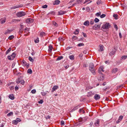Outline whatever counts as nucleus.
Instances as JSON below:
<instances>
[{"mask_svg":"<svg viewBox=\"0 0 127 127\" xmlns=\"http://www.w3.org/2000/svg\"><path fill=\"white\" fill-rule=\"evenodd\" d=\"M16 121L18 123L20 122L21 121V120L18 118H17L16 119Z\"/></svg>","mask_w":127,"mask_h":127,"instance_id":"13d9d810","label":"nucleus"},{"mask_svg":"<svg viewBox=\"0 0 127 127\" xmlns=\"http://www.w3.org/2000/svg\"><path fill=\"white\" fill-rule=\"evenodd\" d=\"M69 57L70 59L72 60H74V57L73 55H70L69 56Z\"/></svg>","mask_w":127,"mask_h":127,"instance_id":"b1692460","label":"nucleus"},{"mask_svg":"<svg viewBox=\"0 0 127 127\" xmlns=\"http://www.w3.org/2000/svg\"><path fill=\"white\" fill-rule=\"evenodd\" d=\"M23 28V26L22 25H20V31H22V28Z\"/></svg>","mask_w":127,"mask_h":127,"instance_id":"e2e57ef3","label":"nucleus"},{"mask_svg":"<svg viewBox=\"0 0 127 127\" xmlns=\"http://www.w3.org/2000/svg\"><path fill=\"white\" fill-rule=\"evenodd\" d=\"M60 2V1L59 0H55L53 3L54 5H58Z\"/></svg>","mask_w":127,"mask_h":127,"instance_id":"ddd939ff","label":"nucleus"},{"mask_svg":"<svg viewBox=\"0 0 127 127\" xmlns=\"http://www.w3.org/2000/svg\"><path fill=\"white\" fill-rule=\"evenodd\" d=\"M63 57L62 56H59L57 59V60H60L63 58Z\"/></svg>","mask_w":127,"mask_h":127,"instance_id":"2f4dec72","label":"nucleus"},{"mask_svg":"<svg viewBox=\"0 0 127 127\" xmlns=\"http://www.w3.org/2000/svg\"><path fill=\"white\" fill-rule=\"evenodd\" d=\"M33 19L31 18H28L26 19V22L27 23L30 24L33 22Z\"/></svg>","mask_w":127,"mask_h":127,"instance_id":"0eeeda50","label":"nucleus"},{"mask_svg":"<svg viewBox=\"0 0 127 127\" xmlns=\"http://www.w3.org/2000/svg\"><path fill=\"white\" fill-rule=\"evenodd\" d=\"M94 21L95 23H97L99 21V20L97 18H95L94 20Z\"/></svg>","mask_w":127,"mask_h":127,"instance_id":"3c124183","label":"nucleus"},{"mask_svg":"<svg viewBox=\"0 0 127 127\" xmlns=\"http://www.w3.org/2000/svg\"><path fill=\"white\" fill-rule=\"evenodd\" d=\"M77 37L75 36H74L72 37V39L74 40L77 39Z\"/></svg>","mask_w":127,"mask_h":127,"instance_id":"603ef678","label":"nucleus"},{"mask_svg":"<svg viewBox=\"0 0 127 127\" xmlns=\"http://www.w3.org/2000/svg\"><path fill=\"white\" fill-rule=\"evenodd\" d=\"M113 17L114 18V19L116 20H117L118 19V15L117 14H114L113 15Z\"/></svg>","mask_w":127,"mask_h":127,"instance_id":"cd10ccee","label":"nucleus"},{"mask_svg":"<svg viewBox=\"0 0 127 127\" xmlns=\"http://www.w3.org/2000/svg\"><path fill=\"white\" fill-rule=\"evenodd\" d=\"M11 50V48L10 47L6 51L5 54L6 55Z\"/></svg>","mask_w":127,"mask_h":127,"instance_id":"c85d7f7f","label":"nucleus"},{"mask_svg":"<svg viewBox=\"0 0 127 127\" xmlns=\"http://www.w3.org/2000/svg\"><path fill=\"white\" fill-rule=\"evenodd\" d=\"M47 7V5L45 4L44 5H43L42 6V8H46Z\"/></svg>","mask_w":127,"mask_h":127,"instance_id":"6e6d98bb","label":"nucleus"},{"mask_svg":"<svg viewBox=\"0 0 127 127\" xmlns=\"http://www.w3.org/2000/svg\"><path fill=\"white\" fill-rule=\"evenodd\" d=\"M100 49L99 50V51H102L103 50V48L104 46L103 45H100Z\"/></svg>","mask_w":127,"mask_h":127,"instance_id":"393cba45","label":"nucleus"},{"mask_svg":"<svg viewBox=\"0 0 127 127\" xmlns=\"http://www.w3.org/2000/svg\"><path fill=\"white\" fill-rule=\"evenodd\" d=\"M14 37V36L13 35H11L8 38V39L11 40Z\"/></svg>","mask_w":127,"mask_h":127,"instance_id":"49530a36","label":"nucleus"},{"mask_svg":"<svg viewBox=\"0 0 127 127\" xmlns=\"http://www.w3.org/2000/svg\"><path fill=\"white\" fill-rule=\"evenodd\" d=\"M123 117L122 116H119V119L116 122V123L117 124L119 123L122 120Z\"/></svg>","mask_w":127,"mask_h":127,"instance_id":"9d476101","label":"nucleus"},{"mask_svg":"<svg viewBox=\"0 0 127 127\" xmlns=\"http://www.w3.org/2000/svg\"><path fill=\"white\" fill-rule=\"evenodd\" d=\"M100 25H97L96 24H95L93 26V28L94 30H96L100 28Z\"/></svg>","mask_w":127,"mask_h":127,"instance_id":"20e7f679","label":"nucleus"},{"mask_svg":"<svg viewBox=\"0 0 127 127\" xmlns=\"http://www.w3.org/2000/svg\"><path fill=\"white\" fill-rule=\"evenodd\" d=\"M27 73L31 74L32 73V71L31 69H29L27 70Z\"/></svg>","mask_w":127,"mask_h":127,"instance_id":"72a5a7b5","label":"nucleus"},{"mask_svg":"<svg viewBox=\"0 0 127 127\" xmlns=\"http://www.w3.org/2000/svg\"><path fill=\"white\" fill-rule=\"evenodd\" d=\"M94 23V22L93 20H92L90 22V24H91V25H93Z\"/></svg>","mask_w":127,"mask_h":127,"instance_id":"69168bd1","label":"nucleus"},{"mask_svg":"<svg viewBox=\"0 0 127 127\" xmlns=\"http://www.w3.org/2000/svg\"><path fill=\"white\" fill-rule=\"evenodd\" d=\"M43 102V101L42 100H41L38 101V103L39 104H42Z\"/></svg>","mask_w":127,"mask_h":127,"instance_id":"338daca9","label":"nucleus"},{"mask_svg":"<svg viewBox=\"0 0 127 127\" xmlns=\"http://www.w3.org/2000/svg\"><path fill=\"white\" fill-rule=\"evenodd\" d=\"M95 93L94 92L90 91L88 93L87 96L88 97L94 95Z\"/></svg>","mask_w":127,"mask_h":127,"instance_id":"423d86ee","label":"nucleus"},{"mask_svg":"<svg viewBox=\"0 0 127 127\" xmlns=\"http://www.w3.org/2000/svg\"><path fill=\"white\" fill-rule=\"evenodd\" d=\"M21 82H21V84L22 85H23L25 83V81L23 80H21Z\"/></svg>","mask_w":127,"mask_h":127,"instance_id":"052dcab7","label":"nucleus"},{"mask_svg":"<svg viewBox=\"0 0 127 127\" xmlns=\"http://www.w3.org/2000/svg\"><path fill=\"white\" fill-rule=\"evenodd\" d=\"M58 86L57 85L54 86L52 88V90L51 91L52 92H53L54 91L57 90L58 88Z\"/></svg>","mask_w":127,"mask_h":127,"instance_id":"1a4fd4ad","label":"nucleus"},{"mask_svg":"<svg viewBox=\"0 0 127 127\" xmlns=\"http://www.w3.org/2000/svg\"><path fill=\"white\" fill-rule=\"evenodd\" d=\"M41 94L42 96H45L47 94L46 92H41Z\"/></svg>","mask_w":127,"mask_h":127,"instance_id":"ea45409f","label":"nucleus"},{"mask_svg":"<svg viewBox=\"0 0 127 127\" xmlns=\"http://www.w3.org/2000/svg\"><path fill=\"white\" fill-rule=\"evenodd\" d=\"M61 125V126H64L65 125L64 124V122L63 121H61L60 122Z\"/></svg>","mask_w":127,"mask_h":127,"instance_id":"37998d69","label":"nucleus"},{"mask_svg":"<svg viewBox=\"0 0 127 127\" xmlns=\"http://www.w3.org/2000/svg\"><path fill=\"white\" fill-rule=\"evenodd\" d=\"M114 28L116 29V30H118V27L117 25L115 24L114 25Z\"/></svg>","mask_w":127,"mask_h":127,"instance_id":"0e129e2a","label":"nucleus"},{"mask_svg":"<svg viewBox=\"0 0 127 127\" xmlns=\"http://www.w3.org/2000/svg\"><path fill=\"white\" fill-rule=\"evenodd\" d=\"M13 113L12 112H11L7 114V116L9 117L10 116H11L12 115H13Z\"/></svg>","mask_w":127,"mask_h":127,"instance_id":"58836bf2","label":"nucleus"},{"mask_svg":"<svg viewBox=\"0 0 127 127\" xmlns=\"http://www.w3.org/2000/svg\"><path fill=\"white\" fill-rule=\"evenodd\" d=\"M8 69L7 67H3L2 68V72L3 73H5L7 71Z\"/></svg>","mask_w":127,"mask_h":127,"instance_id":"9b49d317","label":"nucleus"},{"mask_svg":"<svg viewBox=\"0 0 127 127\" xmlns=\"http://www.w3.org/2000/svg\"><path fill=\"white\" fill-rule=\"evenodd\" d=\"M66 13V12L64 11L61 10L58 12V14L59 15H62L64 14L65 13Z\"/></svg>","mask_w":127,"mask_h":127,"instance_id":"f8f14e48","label":"nucleus"},{"mask_svg":"<svg viewBox=\"0 0 127 127\" xmlns=\"http://www.w3.org/2000/svg\"><path fill=\"white\" fill-rule=\"evenodd\" d=\"M97 4H99L101 3V0H98L97 1Z\"/></svg>","mask_w":127,"mask_h":127,"instance_id":"5fc2aeb1","label":"nucleus"},{"mask_svg":"<svg viewBox=\"0 0 127 127\" xmlns=\"http://www.w3.org/2000/svg\"><path fill=\"white\" fill-rule=\"evenodd\" d=\"M22 64L24 66H25L27 65L26 62L24 60H23L22 61Z\"/></svg>","mask_w":127,"mask_h":127,"instance_id":"4c0bfd02","label":"nucleus"},{"mask_svg":"<svg viewBox=\"0 0 127 127\" xmlns=\"http://www.w3.org/2000/svg\"><path fill=\"white\" fill-rule=\"evenodd\" d=\"M39 38L38 37H37L36 39H35L34 40V42L36 43H38L39 42Z\"/></svg>","mask_w":127,"mask_h":127,"instance_id":"c03bdc74","label":"nucleus"},{"mask_svg":"<svg viewBox=\"0 0 127 127\" xmlns=\"http://www.w3.org/2000/svg\"><path fill=\"white\" fill-rule=\"evenodd\" d=\"M29 59L31 62H33L34 61V60H33L32 58L31 57H29Z\"/></svg>","mask_w":127,"mask_h":127,"instance_id":"09e8293b","label":"nucleus"},{"mask_svg":"<svg viewBox=\"0 0 127 127\" xmlns=\"http://www.w3.org/2000/svg\"><path fill=\"white\" fill-rule=\"evenodd\" d=\"M53 25L56 27H57L58 26V24L55 21L53 22Z\"/></svg>","mask_w":127,"mask_h":127,"instance_id":"a18cd8bd","label":"nucleus"},{"mask_svg":"<svg viewBox=\"0 0 127 127\" xmlns=\"http://www.w3.org/2000/svg\"><path fill=\"white\" fill-rule=\"evenodd\" d=\"M36 92V91L35 89L31 91V92L32 94L35 93Z\"/></svg>","mask_w":127,"mask_h":127,"instance_id":"bf43d9fd","label":"nucleus"},{"mask_svg":"<svg viewBox=\"0 0 127 127\" xmlns=\"http://www.w3.org/2000/svg\"><path fill=\"white\" fill-rule=\"evenodd\" d=\"M12 122L13 123L14 125H16L18 123L17 122L16 120L13 121Z\"/></svg>","mask_w":127,"mask_h":127,"instance_id":"4d7b16f0","label":"nucleus"},{"mask_svg":"<svg viewBox=\"0 0 127 127\" xmlns=\"http://www.w3.org/2000/svg\"><path fill=\"white\" fill-rule=\"evenodd\" d=\"M12 31V30H8L6 31L5 32L4 34H7L8 33H9Z\"/></svg>","mask_w":127,"mask_h":127,"instance_id":"4be33fe9","label":"nucleus"},{"mask_svg":"<svg viewBox=\"0 0 127 127\" xmlns=\"http://www.w3.org/2000/svg\"><path fill=\"white\" fill-rule=\"evenodd\" d=\"M53 49V47L51 45H50L49 47L48 51L49 52H51L52 51Z\"/></svg>","mask_w":127,"mask_h":127,"instance_id":"412c9836","label":"nucleus"},{"mask_svg":"<svg viewBox=\"0 0 127 127\" xmlns=\"http://www.w3.org/2000/svg\"><path fill=\"white\" fill-rule=\"evenodd\" d=\"M103 67H102L101 66L100 67L99 69L98 72V73L99 74H100L101 73V71H104L103 70Z\"/></svg>","mask_w":127,"mask_h":127,"instance_id":"dca6fc26","label":"nucleus"},{"mask_svg":"<svg viewBox=\"0 0 127 127\" xmlns=\"http://www.w3.org/2000/svg\"><path fill=\"white\" fill-rule=\"evenodd\" d=\"M76 2H75L74 3V4H72L71 6H73L75 5L76 4H78L80 3V2H79L78 0H76Z\"/></svg>","mask_w":127,"mask_h":127,"instance_id":"a211bd4d","label":"nucleus"},{"mask_svg":"<svg viewBox=\"0 0 127 127\" xmlns=\"http://www.w3.org/2000/svg\"><path fill=\"white\" fill-rule=\"evenodd\" d=\"M118 71V69L117 68H115L113 69L112 71V72L113 73H115Z\"/></svg>","mask_w":127,"mask_h":127,"instance_id":"aec40b11","label":"nucleus"},{"mask_svg":"<svg viewBox=\"0 0 127 127\" xmlns=\"http://www.w3.org/2000/svg\"><path fill=\"white\" fill-rule=\"evenodd\" d=\"M84 44L83 43H80L79 44H78L77 45V46L78 47H81L82 46H84Z\"/></svg>","mask_w":127,"mask_h":127,"instance_id":"7c9ffc66","label":"nucleus"},{"mask_svg":"<svg viewBox=\"0 0 127 127\" xmlns=\"http://www.w3.org/2000/svg\"><path fill=\"white\" fill-rule=\"evenodd\" d=\"M79 107V106H77L75 107L74 108H73V109L72 110H71V111H74L77 110L78 109Z\"/></svg>","mask_w":127,"mask_h":127,"instance_id":"c9c22d12","label":"nucleus"},{"mask_svg":"<svg viewBox=\"0 0 127 127\" xmlns=\"http://www.w3.org/2000/svg\"><path fill=\"white\" fill-rule=\"evenodd\" d=\"M99 120L97 119L95 123V125L96 126H99Z\"/></svg>","mask_w":127,"mask_h":127,"instance_id":"2eb2a0df","label":"nucleus"},{"mask_svg":"<svg viewBox=\"0 0 127 127\" xmlns=\"http://www.w3.org/2000/svg\"><path fill=\"white\" fill-rule=\"evenodd\" d=\"M9 97L10 99L12 100H13L14 98V96L13 94L9 95Z\"/></svg>","mask_w":127,"mask_h":127,"instance_id":"6ab92c4d","label":"nucleus"},{"mask_svg":"<svg viewBox=\"0 0 127 127\" xmlns=\"http://www.w3.org/2000/svg\"><path fill=\"white\" fill-rule=\"evenodd\" d=\"M89 22L88 21H87L85 22L84 23V25L85 26H87V25H89Z\"/></svg>","mask_w":127,"mask_h":127,"instance_id":"f704fd0d","label":"nucleus"},{"mask_svg":"<svg viewBox=\"0 0 127 127\" xmlns=\"http://www.w3.org/2000/svg\"><path fill=\"white\" fill-rule=\"evenodd\" d=\"M89 70L91 71V72L94 75H95V69H94V68H89Z\"/></svg>","mask_w":127,"mask_h":127,"instance_id":"6e6552de","label":"nucleus"},{"mask_svg":"<svg viewBox=\"0 0 127 127\" xmlns=\"http://www.w3.org/2000/svg\"><path fill=\"white\" fill-rule=\"evenodd\" d=\"M40 35L41 37H43L45 35V34L44 32H42L40 33Z\"/></svg>","mask_w":127,"mask_h":127,"instance_id":"a878e982","label":"nucleus"},{"mask_svg":"<svg viewBox=\"0 0 127 127\" xmlns=\"http://www.w3.org/2000/svg\"><path fill=\"white\" fill-rule=\"evenodd\" d=\"M21 6H20V5H16L14 6L13 7H12L11 8V9H15L17 8H18L19 7H21Z\"/></svg>","mask_w":127,"mask_h":127,"instance_id":"bb28decb","label":"nucleus"},{"mask_svg":"<svg viewBox=\"0 0 127 127\" xmlns=\"http://www.w3.org/2000/svg\"><path fill=\"white\" fill-rule=\"evenodd\" d=\"M127 58V56H123L122 57V59L124 60Z\"/></svg>","mask_w":127,"mask_h":127,"instance_id":"79ce46f5","label":"nucleus"},{"mask_svg":"<svg viewBox=\"0 0 127 127\" xmlns=\"http://www.w3.org/2000/svg\"><path fill=\"white\" fill-rule=\"evenodd\" d=\"M16 55V54H15V53L14 52L12 53V54L11 56H11V57H12V58H13L14 59V58H15Z\"/></svg>","mask_w":127,"mask_h":127,"instance_id":"473e14b6","label":"nucleus"},{"mask_svg":"<svg viewBox=\"0 0 127 127\" xmlns=\"http://www.w3.org/2000/svg\"><path fill=\"white\" fill-rule=\"evenodd\" d=\"M110 26L109 23H107L103 25L101 27V29H108L110 27Z\"/></svg>","mask_w":127,"mask_h":127,"instance_id":"f257e3e1","label":"nucleus"},{"mask_svg":"<svg viewBox=\"0 0 127 127\" xmlns=\"http://www.w3.org/2000/svg\"><path fill=\"white\" fill-rule=\"evenodd\" d=\"M101 14V12H97L95 14V15L97 16H99Z\"/></svg>","mask_w":127,"mask_h":127,"instance_id":"8fccbe9b","label":"nucleus"},{"mask_svg":"<svg viewBox=\"0 0 127 127\" xmlns=\"http://www.w3.org/2000/svg\"><path fill=\"white\" fill-rule=\"evenodd\" d=\"M7 58L9 60H13L14 59L13 58H12V57H11V56H8Z\"/></svg>","mask_w":127,"mask_h":127,"instance_id":"de8ad7c7","label":"nucleus"},{"mask_svg":"<svg viewBox=\"0 0 127 127\" xmlns=\"http://www.w3.org/2000/svg\"><path fill=\"white\" fill-rule=\"evenodd\" d=\"M94 68V65L93 63H91L89 65V68Z\"/></svg>","mask_w":127,"mask_h":127,"instance_id":"5701e85b","label":"nucleus"},{"mask_svg":"<svg viewBox=\"0 0 127 127\" xmlns=\"http://www.w3.org/2000/svg\"><path fill=\"white\" fill-rule=\"evenodd\" d=\"M29 30H30L29 28H25L24 29L25 32L27 33H28V32H28Z\"/></svg>","mask_w":127,"mask_h":127,"instance_id":"e433bc0d","label":"nucleus"},{"mask_svg":"<svg viewBox=\"0 0 127 127\" xmlns=\"http://www.w3.org/2000/svg\"><path fill=\"white\" fill-rule=\"evenodd\" d=\"M5 19H1L0 20V22L1 24L4 23L5 22Z\"/></svg>","mask_w":127,"mask_h":127,"instance_id":"f3484780","label":"nucleus"},{"mask_svg":"<svg viewBox=\"0 0 127 127\" xmlns=\"http://www.w3.org/2000/svg\"><path fill=\"white\" fill-rule=\"evenodd\" d=\"M82 33L83 34V36H84L85 37H87V35L86 34V33H84V32H82Z\"/></svg>","mask_w":127,"mask_h":127,"instance_id":"680f3d73","label":"nucleus"},{"mask_svg":"<svg viewBox=\"0 0 127 127\" xmlns=\"http://www.w3.org/2000/svg\"><path fill=\"white\" fill-rule=\"evenodd\" d=\"M99 74L100 75L98 77V79L100 81L103 80L104 78L103 74L102 73Z\"/></svg>","mask_w":127,"mask_h":127,"instance_id":"7ed1b4c3","label":"nucleus"},{"mask_svg":"<svg viewBox=\"0 0 127 127\" xmlns=\"http://www.w3.org/2000/svg\"><path fill=\"white\" fill-rule=\"evenodd\" d=\"M116 50V49L115 48H114L112 50V51L109 53L110 55L111 56H112L115 54Z\"/></svg>","mask_w":127,"mask_h":127,"instance_id":"39448f33","label":"nucleus"},{"mask_svg":"<svg viewBox=\"0 0 127 127\" xmlns=\"http://www.w3.org/2000/svg\"><path fill=\"white\" fill-rule=\"evenodd\" d=\"M123 85L122 84L117 87V88L118 89H120L123 88Z\"/></svg>","mask_w":127,"mask_h":127,"instance_id":"a19ab883","label":"nucleus"},{"mask_svg":"<svg viewBox=\"0 0 127 127\" xmlns=\"http://www.w3.org/2000/svg\"><path fill=\"white\" fill-rule=\"evenodd\" d=\"M26 15L25 12L23 11L19 12L17 14V16L18 17H21L25 16Z\"/></svg>","mask_w":127,"mask_h":127,"instance_id":"f03ea898","label":"nucleus"},{"mask_svg":"<svg viewBox=\"0 0 127 127\" xmlns=\"http://www.w3.org/2000/svg\"><path fill=\"white\" fill-rule=\"evenodd\" d=\"M21 79L20 78H18L16 80V82L18 84L20 83L21 82Z\"/></svg>","mask_w":127,"mask_h":127,"instance_id":"c756f323","label":"nucleus"},{"mask_svg":"<svg viewBox=\"0 0 127 127\" xmlns=\"http://www.w3.org/2000/svg\"><path fill=\"white\" fill-rule=\"evenodd\" d=\"M50 116L49 115H48L46 117V119H50Z\"/></svg>","mask_w":127,"mask_h":127,"instance_id":"774afa93","label":"nucleus"},{"mask_svg":"<svg viewBox=\"0 0 127 127\" xmlns=\"http://www.w3.org/2000/svg\"><path fill=\"white\" fill-rule=\"evenodd\" d=\"M94 98L95 100H98L100 98V96L99 95L95 94L94 96Z\"/></svg>","mask_w":127,"mask_h":127,"instance_id":"4468645a","label":"nucleus"},{"mask_svg":"<svg viewBox=\"0 0 127 127\" xmlns=\"http://www.w3.org/2000/svg\"><path fill=\"white\" fill-rule=\"evenodd\" d=\"M106 16L105 14H102V15H100V17L101 18H103L104 17Z\"/></svg>","mask_w":127,"mask_h":127,"instance_id":"864d4df0","label":"nucleus"}]
</instances>
